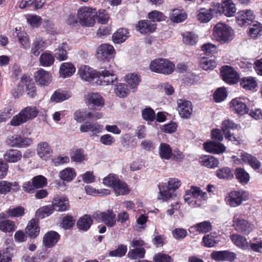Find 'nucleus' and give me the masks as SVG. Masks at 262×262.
Instances as JSON below:
<instances>
[{
    "label": "nucleus",
    "mask_w": 262,
    "mask_h": 262,
    "mask_svg": "<svg viewBox=\"0 0 262 262\" xmlns=\"http://www.w3.org/2000/svg\"><path fill=\"white\" fill-rule=\"evenodd\" d=\"M207 199L206 192L202 191L200 187L196 186H191L184 196L185 201L191 207L201 206Z\"/></svg>",
    "instance_id": "obj_1"
},
{
    "label": "nucleus",
    "mask_w": 262,
    "mask_h": 262,
    "mask_svg": "<svg viewBox=\"0 0 262 262\" xmlns=\"http://www.w3.org/2000/svg\"><path fill=\"white\" fill-rule=\"evenodd\" d=\"M181 183L178 179L170 178L166 183H161L158 185L159 196L158 198L163 201H166L171 198L174 192L181 185Z\"/></svg>",
    "instance_id": "obj_2"
},
{
    "label": "nucleus",
    "mask_w": 262,
    "mask_h": 262,
    "mask_svg": "<svg viewBox=\"0 0 262 262\" xmlns=\"http://www.w3.org/2000/svg\"><path fill=\"white\" fill-rule=\"evenodd\" d=\"M38 111L35 106H27L22 110L19 113L14 116L10 122L12 126H18L29 120L35 118Z\"/></svg>",
    "instance_id": "obj_3"
},
{
    "label": "nucleus",
    "mask_w": 262,
    "mask_h": 262,
    "mask_svg": "<svg viewBox=\"0 0 262 262\" xmlns=\"http://www.w3.org/2000/svg\"><path fill=\"white\" fill-rule=\"evenodd\" d=\"M213 35L222 42L230 41L233 38V30L224 23H217L213 28Z\"/></svg>",
    "instance_id": "obj_4"
},
{
    "label": "nucleus",
    "mask_w": 262,
    "mask_h": 262,
    "mask_svg": "<svg viewBox=\"0 0 262 262\" xmlns=\"http://www.w3.org/2000/svg\"><path fill=\"white\" fill-rule=\"evenodd\" d=\"M174 65L165 59H157L153 60L150 64L151 71L163 74H170L174 70Z\"/></svg>",
    "instance_id": "obj_5"
},
{
    "label": "nucleus",
    "mask_w": 262,
    "mask_h": 262,
    "mask_svg": "<svg viewBox=\"0 0 262 262\" xmlns=\"http://www.w3.org/2000/svg\"><path fill=\"white\" fill-rule=\"evenodd\" d=\"M96 9L90 7H82L78 11L80 23L85 27L93 26L95 23Z\"/></svg>",
    "instance_id": "obj_6"
},
{
    "label": "nucleus",
    "mask_w": 262,
    "mask_h": 262,
    "mask_svg": "<svg viewBox=\"0 0 262 262\" xmlns=\"http://www.w3.org/2000/svg\"><path fill=\"white\" fill-rule=\"evenodd\" d=\"M249 193L245 190L233 191L226 197V201L228 205L232 207L240 205L244 201L249 198Z\"/></svg>",
    "instance_id": "obj_7"
},
{
    "label": "nucleus",
    "mask_w": 262,
    "mask_h": 262,
    "mask_svg": "<svg viewBox=\"0 0 262 262\" xmlns=\"http://www.w3.org/2000/svg\"><path fill=\"white\" fill-rule=\"evenodd\" d=\"M97 83L101 85L114 84L117 78L112 70H107L101 69L98 73Z\"/></svg>",
    "instance_id": "obj_8"
},
{
    "label": "nucleus",
    "mask_w": 262,
    "mask_h": 262,
    "mask_svg": "<svg viewBox=\"0 0 262 262\" xmlns=\"http://www.w3.org/2000/svg\"><path fill=\"white\" fill-rule=\"evenodd\" d=\"M233 223L234 229L243 234H248L254 228L253 225L248 221L235 216L233 218Z\"/></svg>",
    "instance_id": "obj_9"
},
{
    "label": "nucleus",
    "mask_w": 262,
    "mask_h": 262,
    "mask_svg": "<svg viewBox=\"0 0 262 262\" xmlns=\"http://www.w3.org/2000/svg\"><path fill=\"white\" fill-rule=\"evenodd\" d=\"M178 111L180 116L183 118H189L192 113L191 102L185 99H180L177 101Z\"/></svg>",
    "instance_id": "obj_10"
},
{
    "label": "nucleus",
    "mask_w": 262,
    "mask_h": 262,
    "mask_svg": "<svg viewBox=\"0 0 262 262\" xmlns=\"http://www.w3.org/2000/svg\"><path fill=\"white\" fill-rule=\"evenodd\" d=\"M223 79L229 84H234L237 82L239 78L238 74L232 67L225 66L222 67L221 70Z\"/></svg>",
    "instance_id": "obj_11"
},
{
    "label": "nucleus",
    "mask_w": 262,
    "mask_h": 262,
    "mask_svg": "<svg viewBox=\"0 0 262 262\" xmlns=\"http://www.w3.org/2000/svg\"><path fill=\"white\" fill-rule=\"evenodd\" d=\"M95 217L98 218L99 221L103 222L107 226L112 227L116 223V214L113 211H109L102 212H96L95 214Z\"/></svg>",
    "instance_id": "obj_12"
},
{
    "label": "nucleus",
    "mask_w": 262,
    "mask_h": 262,
    "mask_svg": "<svg viewBox=\"0 0 262 262\" xmlns=\"http://www.w3.org/2000/svg\"><path fill=\"white\" fill-rule=\"evenodd\" d=\"M255 18L254 12L251 10L240 11L237 14L236 19L240 26L249 25Z\"/></svg>",
    "instance_id": "obj_13"
},
{
    "label": "nucleus",
    "mask_w": 262,
    "mask_h": 262,
    "mask_svg": "<svg viewBox=\"0 0 262 262\" xmlns=\"http://www.w3.org/2000/svg\"><path fill=\"white\" fill-rule=\"evenodd\" d=\"M7 142L12 147L22 148L29 146L31 144L32 141L29 138H23L20 136L16 135L10 137L8 139Z\"/></svg>",
    "instance_id": "obj_14"
},
{
    "label": "nucleus",
    "mask_w": 262,
    "mask_h": 262,
    "mask_svg": "<svg viewBox=\"0 0 262 262\" xmlns=\"http://www.w3.org/2000/svg\"><path fill=\"white\" fill-rule=\"evenodd\" d=\"M115 53L114 47L110 44L101 45L98 49L97 54L102 59H111L114 57Z\"/></svg>",
    "instance_id": "obj_15"
},
{
    "label": "nucleus",
    "mask_w": 262,
    "mask_h": 262,
    "mask_svg": "<svg viewBox=\"0 0 262 262\" xmlns=\"http://www.w3.org/2000/svg\"><path fill=\"white\" fill-rule=\"evenodd\" d=\"M211 256L213 259L217 261H232L236 258L235 253L228 251H213Z\"/></svg>",
    "instance_id": "obj_16"
},
{
    "label": "nucleus",
    "mask_w": 262,
    "mask_h": 262,
    "mask_svg": "<svg viewBox=\"0 0 262 262\" xmlns=\"http://www.w3.org/2000/svg\"><path fill=\"white\" fill-rule=\"evenodd\" d=\"M78 74L82 79L89 82L93 80L95 77L98 76V73L96 72L95 70L85 65L82 66L79 68Z\"/></svg>",
    "instance_id": "obj_17"
},
{
    "label": "nucleus",
    "mask_w": 262,
    "mask_h": 262,
    "mask_svg": "<svg viewBox=\"0 0 262 262\" xmlns=\"http://www.w3.org/2000/svg\"><path fill=\"white\" fill-rule=\"evenodd\" d=\"M35 81L41 85H47L51 81V76L49 72L40 69L34 74Z\"/></svg>",
    "instance_id": "obj_18"
},
{
    "label": "nucleus",
    "mask_w": 262,
    "mask_h": 262,
    "mask_svg": "<svg viewBox=\"0 0 262 262\" xmlns=\"http://www.w3.org/2000/svg\"><path fill=\"white\" fill-rule=\"evenodd\" d=\"M59 234L54 231H50L46 233L43 237V244L47 248H51L55 245L59 240Z\"/></svg>",
    "instance_id": "obj_19"
},
{
    "label": "nucleus",
    "mask_w": 262,
    "mask_h": 262,
    "mask_svg": "<svg viewBox=\"0 0 262 262\" xmlns=\"http://www.w3.org/2000/svg\"><path fill=\"white\" fill-rule=\"evenodd\" d=\"M37 152L40 158L46 160L51 156L52 150L48 143L42 142L38 144Z\"/></svg>",
    "instance_id": "obj_20"
},
{
    "label": "nucleus",
    "mask_w": 262,
    "mask_h": 262,
    "mask_svg": "<svg viewBox=\"0 0 262 262\" xmlns=\"http://www.w3.org/2000/svg\"><path fill=\"white\" fill-rule=\"evenodd\" d=\"M40 232V227L38 224V220L33 219L30 221L26 228V232L31 238L37 237Z\"/></svg>",
    "instance_id": "obj_21"
},
{
    "label": "nucleus",
    "mask_w": 262,
    "mask_h": 262,
    "mask_svg": "<svg viewBox=\"0 0 262 262\" xmlns=\"http://www.w3.org/2000/svg\"><path fill=\"white\" fill-rule=\"evenodd\" d=\"M230 104L233 110L239 115H242L248 112L247 106L240 98L233 99L231 101Z\"/></svg>",
    "instance_id": "obj_22"
},
{
    "label": "nucleus",
    "mask_w": 262,
    "mask_h": 262,
    "mask_svg": "<svg viewBox=\"0 0 262 262\" xmlns=\"http://www.w3.org/2000/svg\"><path fill=\"white\" fill-rule=\"evenodd\" d=\"M204 147L207 151L213 154L222 153L226 150V147L223 144L214 141L205 143Z\"/></svg>",
    "instance_id": "obj_23"
},
{
    "label": "nucleus",
    "mask_w": 262,
    "mask_h": 262,
    "mask_svg": "<svg viewBox=\"0 0 262 262\" xmlns=\"http://www.w3.org/2000/svg\"><path fill=\"white\" fill-rule=\"evenodd\" d=\"M217 9L220 13H223L225 15L228 17L233 16L236 12L234 4L229 1L225 2L222 4H219Z\"/></svg>",
    "instance_id": "obj_24"
},
{
    "label": "nucleus",
    "mask_w": 262,
    "mask_h": 262,
    "mask_svg": "<svg viewBox=\"0 0 262 262\" xmlns=\"http://www.w3.org/2000/svg\"><path fill=\"white\" fill-rule=\"evenodd\" d=\"M136 28L141 33H147L154 32L156 28V24L150 20H141L139 21Z\"/></svg>",
    "instance_id": "obj_25"
},
{
    "label": "nucleus",
    "mask_w": 262,
    "mask_h": 262,
    "mask_svg": "<svg viewBox=\"0 0 262 262\" xmlns=\"http://www.w3.org/2000/svg\"><path fill=\"white\" fill-rule=\"evenodd\" d=\"M212 229V225L209 221H204L199 223L190 227L189 231L194 232L196 231L199 233H206Z\"/></svg>",
    "instance_id": "obj_26"
},
{
    "label": "nucleus",
    "mask_w": 262,
    "mask_h": 262,
    "mask_svg": "<svg viewBox=\"0 0 262 262\" xmlns=\"http://www.w3.org/2000/svg\"><path fill=\"white\" fill-rule=\"evenodd\" d=\"M102 126L97 123L86 122L81 125L80 130L82 133L91 132L93 135L101 132Z\"/></svg>",
    "instance_id": "obj_27"
},
{
    "label": "nucleus",
    "mask_w": 262,
    "mask_h": 262,
    "mask_svg": "<svg viewBox=\"0 0 262 262\" xmlns=\"http://www.w3.org/2000/svg\"><path fill=\"white\" fill-rule=\"evenodd\" d=\"M232 242L238 248L243 250L249 249V244L246 237L237 234H233L230 235Z\"/></svg>",
    "instance_id": "obj_28"
},
{
    "label": "nucleus",
    "mask_w": 262,
    "mask_h": 262,
    "mask_svg": "<svg viewBox=\"0 0 262 262\" xmlns=\"http://www.w3.org/2000/svg\"><path fill=\"white\" fill-rule=\"evenodd\" d=\"M88 103L95 107H102L104 104V100L98 93L89 94L87 96Z\"/></svg>",
    "instance_id": "obj_29"
},
{
    "label": "nucleus",
    "mask_w": 262,
    "mask_h": 262,
    "mask_svg": "<svg viewBox=\"0 0 262 262\" xmlns=\"http://www.w3.org/2000/svg\"><path fill=\"white\" fill-rule=\"evenodd\" d=\"M21 152L16 149L8 150L4 155L5 160L10 163L17 162L21 159Z\"/></svg>",
    "instance_id": "obj_30"
},
{
    "label": "nucleus",
    "mask_w": 262,
    "mask_h": 262,
    "mask_svg": "<svg viewBox=\"0 0 262 262\" xmlns=\"http://www.w3.org/2000/svg\"><path fill=\"white\" fill-rule=\"evenodd\" d=\"M92 224L93 220L91 217L85 214L78 220L77 226L80 230L86 231L89 229Z\"/></svg>",
    "instance_id": "obj_31"
},
{
    "label": "nucleus",
    "mask_w": 262,
    "mask_h": 262,
    "mask_svg": "<svg viewBox=\"0 0 262 262\" xmlns=\"http://www.w3.org/2000/svg\"><path fill=\"white\" fill-rule=\"evenodd\" d=\"M54 210L63 211L69 207V201L65 197L57 198L54 199L52 203Z\"/></svg>",
    "instance_id": "obj_32"
},
{
    "label": "nucleus",
    "mask_w": 262,
    "mask_h": 262,
    "mask_svg": "<svg viewBox=\"0 0 262 262\" xmlns=\"http://www.w3.org/2000/svg\"><path fill=\"white\" fill-rule=\"evenodd\" d=\"M240 84L246 90H253L257 86L255 79L251 76L243 77L240 80Z\"/></svg>",
    "instance_id": "obj_33"
},
{
    "label": "nucleus",
    "mask_w": 262,
    "mask_h": 262,
    "mask_svg": "<svg viewBox=\"0 0 262 262\" xmlns=\"http://www.w3.org/2000/svg\"><path fill=\"white\" fill-rule=\"evenodd\" d=\"M54 56L48 51L42 53L39 59L40 65L44 67L51 66L54 64Z\"/></svg>",
    "instance_id": "obj_34"
},
{
    "label": "nucleus",
    "mask_w": 262,
    "mask_h": 262,
    "mask_svg": "<svg viewBox=\"0 0 262 262\" xmlns=\"http://www.w3.org/2000/svg\"><path fill=\"white\" fill-rule=\"evenodd\" d=\"M75 72V68L71 63H63L60 67L59 73L63 78L71 76Z\"/></svg>",
    "instance_id": "obj_35"
},
{
    "label": "nucleus",
    "mask_w": 262,
    "mask_h": 262,
    "mask_svg": "<svg viewBox=\"0 0 262 262\" xmlns=\"http://www.w3.org/2000/svg\"><path fill=\"white\" fill-rule=\"evenodd\" d=\"M216 176L220 179L231 180L234 177L233 170L228 167H224L216 171Z\"/></svg>",
    "instance_id": "obj_36"
},
{
    "label": "nucleus",
    "mask_w": 262,
    "mask_h": 262,
    "mask_svg": "<svg viewBox=\"0 0 262 262\" xmlns=\"http://www.w3.org/2000/svg\"><path fill=\"white\" fill-rule=\"evenodd\" d=\"M242 160L247 162L253 169H258L260 167V163L256 158L247 153L242 154L241 156Z\"/></svg>",
    "instance_id": "obj_37"
},
{
    "label": "nucleus",
    "mask_w": 262,
    "mask_h": 262,
    "mask_svg": "<svg viewBox=\"0 0 262 262\" xmlns=\"http://www.w3.org/2000/svg\"><path fill=\"white\" fill-rule=\"evenodd\" d=\"M21 80L22 82L25 83L28 95L30 97H34L36 94L35 83L30 80L29 76L25 75L21 77Z\"/></svg>",
    "instance_id": "obj_38"
},
{
    "label": "nucleus",
    "mask_w": 262,
    "mask_h": 262,
    "mask_svg": "<svg viewBox=\"0 0 262 262\" xmlns=\"http://www.w3.org/2000/svg\"><path fill=\"white\" fill-rule=\"evenodd\" d=\"M159 154L161 159L169 160L172 157V149L168 144L162 143L159 147Z\"/></svg>",
    "instance_id": "obj_39"
},
{
    "label": "nucleus",
    "mask_w": 262,
    "mask_h": 262,
    "mask_svg": "<svg viewBox=\"0 0 262 262\" xmlns=\"http://www.w3.org/2000/svg\"><path fill=\"white\" fill-rule=\"evenodd\" d=\"M128 34V32L126 29H119L113 35L112 38L114 42L115 43H122L127 38Z\"/></svg>",
    "instance_id": "obj_40"
},
{
    "label": "nucleus",
    "mask_w": 262,
    "mask_h": 262,
    "mask_svg": "<svg viewBox=\"0 0 262 262\" xmlns=\"http://www.w3.org/2000/svg\"><path fill=\"white\" fill-rule=\"evenodd\" d=\"M71 96L69 92L58 90L52 95L51 100L57 103L60 102L68 99Z\"/></svg>",
    "instance_id": "obj_41"
},
{
    "label": "nucleus",
    "mask_w": 262,
    "mask_h": 262,
    "mask_svg": "<svg viewBox=\"0 0 262 262\" xmlns=\"http://www.w3.org/2000/svg\"><path fill=\"white\" fill-rule=\"evenodd\" d=\"M16 229V226L13 221L9 220L0 221V230L5 233H10Z\"/></svg>",
    "instance_id": "obj_42"
},
{
    "label": "nucleus",
    "mask_w": 262,
    "mask_h": 262,
    "mask_svg": "<svg viewBox=\"0 0 262 262\" xmlns=\"http://www.w3.org/2000/svg\"><path fill=\"white\" fill-rule=\"evenodd\" d=\"M67 44L62 43L59 45L58 48L55 50L54 58H56L60 61L65 60L67 58Z\"/></svg>",
    "instance_id": "obj_43"
},
{
    "label": "nucleus",
    "mask_w": 262,
    "mask_h": 262,
    "mask_svg": "<svg viewBox=\"0 0 262 262\" xmlns=\"http://www.w3.org/2000/svg\"><path fill=\"white\" fill-rule=\"evenodd\" d=\"M237 128V125L229 120L224 121L222 123V129L225 138L230 137L231 130H234Z\"/></svg>",
    "instance_id": "obj_44"
},
{
    "label": "nucleus",
    "mask_w": 262,
    "mask_h": 262,
    "mask_svg": "<svg viewBox=\"0 0 262 262\" xmlns=\"http://www.w3.org/2000/svg\"><path fill=\"white\" fill-rule=\"evenodd\" d=\"M54 210L53 204L52 205H48L42 207L36 211V216L39 219H43L53 213Z\"/></svg>",
    "instance_id": "obj_45"
},
{
    "label": "nucleus",
    "mask_w": 262,
    "mask_h": 262,
    "mask_svg": "<svg viewBox=\"0 0 262 262\" xmlns=\"http://www.w3.org/2000/svg\"><path fill=\"white\" fill-rule=\"evenodd\" d=\"M126 81L133 91L135 92L140 82V79L137 74L131 73L126 76Z\"/></svg>",
    "instance_id": "obj_46"
},
{
    "label": "nucleus",
    "mask_w": 262,
    "mask_h": 262,
    "mask_svg": "<svg viewBox=\"0 0 262 262\" xmlns=\"http://www.w3.org/2000/svg\"><path fill=\"white\" fill-rule=\"evenodd\" d=\"M145 250L144 248H137L130 250L127 257L132 259L143 258L145 256Z\"/></svg>",
    "instance_id": "obj_47"
},
{
    "label": "nucleus",
    "mask_w": 262,
    "mask_h": 262,
    "mask_svg": "<svg viewBox=\"0 0 262 262\" xmlns=\"http://www.w3.org/2000/svg\"><path fill=\"white\" fill-rule=\"evenodd\" d=\"M114 92L116 96L120 98H125L127 97L130 92L127 85L125 83H121L116 85Z\"/></svg>",
    "instance_id": "obj_48"
},
{
    "label": "nucleus",
    "mask_w": 262,
    "mask_h": 262,
    "mask_svg": "<svg viewBox=\"0 0 262 262\" xmlns=\"http://www.w3.org/2000/svg\"><path fill=\"white\" fill-rule=\"evenodd\" d=\"M187 14L179 9H174L170 14V19L175 23H179L183 21L187 18Z\"/></svg>",
    "instance_id": "obj_49"
},
{
    "label": "nucleus",
    "mask_w": 262,
    "mask_h": 262,
    "mask_svg": "<svg viewBox=\"0 0 262 262\" xmlns=\"http://www.w3.org/2000/svg\"><path fill=\"white\" fill-rule=\"evenodd\" d=\"M59 177L61 180L70 182L76 177V173L74 169L67 168L60 172Z\"/></svg>",
    "instance_id": "obj_50"
},
{
    "label": "nucleus",
    "mask_w": 262,
    "mask_h": 262,
    "mask_svg": "<svg viewBox=\"0 0 262 262\" xmlns=\"http://www.w3.org/2000/svg\"><path fill=\"white\" fill-rule=\"evenodd\" d=\"M202 165L208 168H214L218 166L219 162L214 157L210 156H205L202 158Z\"/></svg>",
    "instance_id": "obj_51"
},
{
    "label": "nucleus",
    "mask_w": 262,
    "mask_h": 262,
    "mask_svg": "<svg viewBox=\"0 0 262 262\" xmlns=\"http://www.w3.org/2000/svg\"><path fill=\"white\" fill-rule=\"evenodd\" d=\"M117 195H125L129 193V190L125 182L119 181L113 187Z\"/></svg>",
    "instance_id": "obj_52"
},
{
    "label": "nucleus",
    "mask_w": 262,
    "mask_h": 262,
    "mask_svg": "<svg viewBox=\"0 0 262 262\" xmlns=\"http://www.w3.org/2000/svg\"><path fill=\"white\" fill-rule=\"evenodd\" d=\"M183 41L185 44L193 46L198 41V36L192 32H187L183 34Z\"/></svg>",
    "instance_id": "obj_53"
},
{
    "label": "nucleus",
    "mask_w": 262,
    "mask_h": 262,
    "mask_svg": "<svg viewBox=\"0 0 262 262\" xmlns=\"http://www.w3.org/2000/svg\"><path fill=\"white\" fill-rule=\"evenodd\" d=\"M45 47V42L41 38H36L32 45L31 53L35 56L39 55L40 50H43Z\"/></svg>",
    "instance_id": "obj_54"
},
{
    "label": "nucleus",
    "mask_w": 262,
    "mask_h": 262,
    "mask_svg": "<svg viewBox=\"0 0 262 262\" xmlns=\"http://www.w3.org/2000/svg\"><path fill=\"white\" fill-rule=\"evenodd\" d=\"M236 178L242 183L247 184L249 181V174L243 168H238L235 172Z\"/></svg>",
    "instance_id": "obj_55"
},
{
    "label": "nucleus",
    "mask_w": 262,
    "mask_h": 262,
    "mask_svg": "<svg viewBox=\"0 0 262 262\" xmlns=\"http://www.w3.org/2000/svg\"><path fill=\"white\" fill-rule=\"evenodd\" d=\"M216 65V62L212 58L204 57L200 61V66L204 70H212Z\"/></svg>",
    "instance_id": "obj_56"
},
{
    "label": "nucleus",
    "mask_w": 262,
    "mask_h": 262,
    "mask_svg": "<svg viewBox=\"0 0 262 262\" xmlns=\"http://www.w3.org/2000/svg\"><path fill=\"white\" fill-rule=\"evenodd\" d=\"M148 17L154 23L165 20L166 18L163 13L157 10H154L149 12L148 14Z\"/></svg>",
    "instance_id": "obj_57"
},
{
    "label": "nucleus",
    "mask_w": 262,
    "mask_h": 262,
    "mask_svg": "<svg viewBox=\"0 0 262 262\" xmlns=\"http://www.w3.org/2000/svg\"><path fill=\"white\" fill-rule=\"evenodd\" d=\"M211 9L209 10L206 9H201L198 14V19L201 23H207L212 18V14L210 13Z\"/></svg>",
    "instance_id": "obj_58"
},
{
    "label": "nucleus",
    "mask_w": 262,
    "mask_h": 262,
    "mask_svg": "<svg viewBox=\"0 0 262 262\" xmlns=\"http://www.w3.org/2000/svg\"><path fill=\"white\" fill-rule=\"evenodd\" d=\"M85 156L84 150L82 149H76L71 155V159L75 162H81L85 160Z\"/></svg>",
    "instance_id": "obj_59"
},
{
    "label": "nucleus",
    "mask_w": 262,
    "mask_h": 262,
    "mask_svg": "<svg viewBox=\"0 0 262 262\" xmlns=\"http://www.w3.org/2000/svg\"><path fill=\"white\" fill-rule=\"evenodd\" d=\"M31 180L36 189L43 188L47 184V179L41 175L35 176Z\"/></svg>",
    "instance_id": "obj_60"
},
{
    "label": "nucleus",
    "mask_w": 262,
    "mask_h": 262,
    "mask_svg": "<svg viewBox=\"0 0 262 262\" xmlns=\"http://www.w3.org/2000/svg\"><path fill=\"white\" fill-rule=\"evenodd\" d=\"M109 15L106 10H100L98 12L96 11L95 20L101 24H105L107 23Z\"/></svg>",
    "instance_id": "obj_61"
},
{
    "label": "nucleus",
    "mask_w": 262,
    "mask_h": 262,
    "mask_svg": "<svg viewBox=\"0 0 262 262\" xmlns=\"http://www.w3.org/2000/svg\"><path fill=\"white\" fill-rule=\"evenodd\" d=\"M143 118L147 121H153L156 119L154 111L150 107H146L142 111Z\"/></svg>",
    "instance_id": "obj_62"
},
{
    "label": "nucleus",
    "mask_w": 262,
    "mask_h": 262,
    "mask_svg": "<svg viewBox=\"0 0 262 262\" xmlns=\"http://www.w3.org/2000/svg\"><path fill=\"white\" fill-rule=\"evenodd\" d=\"M120 181L118 177L114 174H110L107 177H105L103 180V184L108 187L113 188L118 182Z\"/></svg>",
    "instance_id": "obj_63"
},
{
    "label": "nucleus",
    "mask_w": 262,
    "mask_h": 262,
    "mask_svg": "<svg viewBox=\"0 0 262 262\" xmlns=\"http://www.w3.org/2000/svg\"><path fill=\"white\" fill-rule=\"evenodd\" d=\"M262 31V25L257 21L253 23L250 28L249 34L251 37L255 38Z\"/></svg>",
    "instance_id": "obj_64"
}]
</instances>
